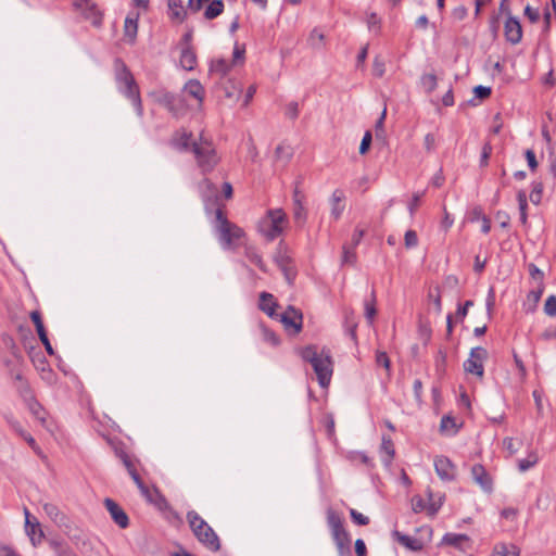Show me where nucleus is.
I'll return each instance as SVG.
<instances>
[{"label":"nucleus","instance_id":"obj_1","mask_svg":"<svg viewBox=\"0 0 556 556\" xmlns=\"http://www.w3.org/2000/svg\"><path fill=\"white\" fill-rule=\"evenodd\" d=\"M301 356L312 365L320 387H328L333 372L330 351L326 348L318 349L315 345H309L301 351Z\"/></svg>","mask_w":556,"mask_h":556},{"label":"nucleus","instance_id":"obj_2","mask_svg":"<svg viewBox=\"0 0 556 556\" xmlns=\"http://www.w3.org/2000/svg\"><path fill=\"white\" fill-rule=\"evenodd\" d=\"M115 66V78L118 85L119 91L128 98L135 106L136 113L139 117L143 115L142 101L140 98L139 87L130 73L129 68L121 59H116L114 62Z\"/></svg>","mask_w":556,"mask_h":556},{"label":"nucleus","instance_id":"obj_3","mask_svg":"<svg viewBox=\"0 0 556 556\" xmlns=\"http://www.w3.org/2000/svg\"><path fill=\"white\" fill-rule=\"evenodd\" d=\"M186 517L198 541L208 551L218 552L220 540L213 528L194 510H189Z\"/></svg>","mask_w":556,"mask_h":556},{"label":"nucleus","instance_id":"obj_4","mask_svg":"<svg viewBox=\"0 0 556 556\" xmlns=\"http://www.w3.org/2000/svg\"><path fill=\"white\" fill-rule=\"evenodd\" d=\"M195 162L203 174L212 172L219 162L216 149L211 140L200 135L192 142V151Z\"/></svg>","mask_w":556,"mask_h":556},{"label":"nucleus","instance_id":"obj_5","mask_svg":"<svg viewBox=\"0 0 556 556\" xmlns=\"http://www.w3.org/2000/svg\"><path fill=\"white\" fill-rule=\"evenodd\" d=\"M216 230L223 249H233L244 236V231L236 224L230 223L220 208L216 210Z\"/></svg>","mask_w":556,"mask_h":556},{"label":"nucleus","instance_id":"obj_6","mask_svg":"<svg viewBox=\"0 0 556 556\" xmlns=\"http://www.w3.org/2000/svg\"><path fill=\"white\" fill-rule=\"evenodd\" d=\"M327 523L330 528L331 535L339 554L341 556L349 554L351 548V538L349 532L344 529L341 516L337 511L329 509L327 511Z\"/></svg>","mask_w":556,"mask_h":556},{"label":"nucleus","instance_id":"obj_7","mask_svg":"<svg viewBox=\"0 0 556 556\" xmlns=\"http://www.w3.org/2000/svg\"><path fill=\"white\" fill-rule=\"evenodd\" d=\"M153 100L164 106L174 116H179L186 111L185 100L179 96L167 90L161 89L151 92Z\"/></svg>","mask_w":556,"mask_h":556},{"label":"nucleus","instance_id":"obj_8","mask_svg":"<svg viewBox=\"0 0 556 556\" xmlns=\"http://www.w3.org/2000/svg\"><path fill=\"white\" fill-rule=\"evenodd\" d=\"M286 215L281 210L268 211L267 218L260 226L263 236L269 241L276 239L283 230Z\"/></svg>","mask_w":556,"mask_h":556},{"label":"nucleus","instance_id":"obj_9","mask_svg":"<svg viewBox=\"0 0 556 556\" xmlns=\"http://www.w3.org/2000/svg\"><path fill=\"white\" fill-rule=\"evenodd\" d=\"M486 358L488 351L484 348H472L469 357L464 362V370L481 379L484 374L483 363Z\"/></svg>","mask_w":556,"mask_h":556},{"label":"nucleus","instance_id":"obj_10","mask_svg":"<svg viewBox=\"0 0 556 556\" xmlns=\"http://www.w3.org/2000/svg\"><path fill=\"white\" fill-rule=\"evenodd\" d=\"M74 8L84 16V18L90 21L94 27H100L102 25L103 14L93 1L75 0Z\"/></svg>","mask_w":556,"mask_h":556},{"label":"nucleus","instance_id":"obj_11","mask_svg":"<svg viewBox=\"0 0 556 556\" xmlns=\"http://www.w3.org/2000/svg\"><path fill=\"white\" fill-rule=\"evenodd\" d=\"M278 317L286 330L292 334H298L302 330L303 315L295 307L288 306L287 311Z\"/></svg>","mask_w":556,"mask_h":556},{"label":"nucleus","instance_id":"obj_12","mask_svg":"<svg viewBox=\"0 0 556 556\" xmlns=\"http://www.w3.org/2000/svg\"><path fill=\"white\" fill-rule=\"evenodd\" d=\"M470 473L475 483H477L483 492L492 493L493 480L484 466L481 464H475L470 469Z\"/></svg>","mask_w":556,"mask_h":556},{"label":"nucleus","instance_id":"obj_13","mask_svg":"<svg viewBox=\"0 0 556 556\" xmlns=\"http://www.w3.org/2000/svg\"><path fill=\"white\" fill-rule=\"evenodd\" d=\"M103 504L109 511L113 521L122 529H126L129 526V518L126 511L112 498L106 497Z\"/></svg>","mask_w":556,"mask_h":556},{"label":"nucleus","instance_id":"obj_14","mask_svg":"<svg viewBox=\"0 0 556 556\" xmlns=\"http://www.w3.org/2000/svg\"><path fill=\"white\" fill-rule=\"evenodd\" d=\"M504 34L506 40L513 45H517L522 38V27L519 20L515 16L508 15L504 24Z\"/></svg>","mask_w":556,"mask_h":556},{"label":"nucleus","instance_id":"obj_15","mask_svg":"<svg viewBox=\"0 0 556 556\" xmlns=\"http://www.w3.org/2000/svg\"><path fill=\"white\" fill-rule=\"evenodd\" d=\"M195 140L190 131L179 129L172 136L170 144L179 151H192V142Z\"/></svg>","mask_w":556,"mask_h":556},{"label":"nucleus","instance_id":"obj_16","mask_svg":"<svg viewBox=\"0 0 556 556\" xmlns=\"http://www.w3.org/2000/svg\"><path fill=\"white\" fill-rule=\"evenodd\" d=\"M434 468L442 480L452 481L455 478V466L445 456H438L434 459Z\"/></svg>","mask_w":556,"mask_h":556},{"label":"nucleus","instance_id":"obj_17","mask_svg":"<svg viewBox=\"0 0 556 556\" xmlns=\"http://www.w3.org/2000/svg\"><path fill=\"white\" fill-rule=\"evenodd\" d=\"M142 495L150 504L154 505L160 511H173L165 496L156 488H148L146 492L142 493Z\"/></svg>","mask_w":556,"mask_h":556},{"label":"nucleus","instance_id":"obj_18","mask_svg":"<svg viewBox=\"0 0 556 556\" xmlns=\"http://www.w3.org/2000/svg\"><path fill=\"white\" fill-rule=\"evenodd\" d=\"M344 201H345V194H344L343 190L336 189L329 199L330 215L334 220H338L341 217V215L345 208Z\"/></svg>","mask_w":556,"mask_h":556},{"label":"nucleus","instance_id":"obj_19","mask_svg":"<svg viewBox=\"0 0 556 556\" xmlns=\"http://www.w3.org/2000/svg\"><path fill=\"white\" fill-rule=\"evenodd\" d=\"M182 91L187 93L189 97L193 98L198 105L201 106L204 100L205 90L202 84L197 79H190L188 80Z\"/></svg>","mask_w":556,"mask_h":556},{"label":"nucleus","instance_id":"obj_20","mask_svg":"<svg viewBox=\"0 0 556 556\" xmlns=\"http://www.w3.org/2000/svg\"><path fill=\"white\" fill-rule=\"evenodd\" d=\"M395 455L394 444L390 437L382 435L381 445H380V457L383 465L387 468H390L392 460Z\"/></svg>","mask_w":556,"mask_h":556},{"label":"nucleus","instance_id":"obj_21","mask_svg":"<svg viewBox=\"0 0 556 556\" xmlns=\"http://www.w3.org/2000/svg\"><path fill=\"white\" fill-rule=\"evenodd\" d=\"M25 518H26L25 531H26L27 535L29 536L31 544L34 546H36L37 544H39L42 541L43 532L40 529V526L37 521L36 522L30 521L29 513L27 509H25Z\"/></svg>","mask_w":556,"mask_h":556},{"label":"nucleus","instance_id":"obj_22","mask_svg":"<svg viewBox=\"0 0 556 556\" xmlns=\"http://www.w3.org/2000/svg\"><path fill=\"white\" fill-rule=\"evenodd\" d=\"M278 303L276 302L274 295L268 292H262L260 294L258 308L267 314L270 318L278 317L276 314V308Z\"/></svg>","mask_w":556,"mask_h":556},{"label":"nucleus","instance_id":"obj_23","mask_svg":"<svg viewBox=\"0 0 556 556\" xmlns=\"http://www.w3.org/2000/svg\"><path fill=\"white\" fill-rule=\"evenodd\" d=\"M139 13H129L125 18L124 36L129 43H134L138 31Z\"/></svg>","mask_w":556,"mask_h":556},{"label":"nucleus","instance_id":"obj_24","mask_svg":"<svg viewBox=\"0 0 556 556\" xmlns=\"http://www.w3.org/2000/svg\"><path fill=\"white\" fill-rule=\"evenodd\" d=\"M442 542L446 545L456 547L458 549L465 551L469 547L470 539L467 534H460V533H446Z\"/></svg>","mask_w":556,"mask_h":556},{"label":"nucleus","instance_id":"obj_25","mask_svg":"<svg viewBox=\"0 0 556 556\" xmlns=\"http://www.w3.org/2000/svg\"><path fill=\"white\" fill-rule=\"evenodd\" d=\"M180 65L186 71L194 70L197 65V55L192 47H182L179 59Z\"/></svg>","mask_w":556,"mask_h":556},{"label":"nucleus","instance_id":"obj_26","mask_svg":"<svg viewBox=\"0 0 556 556\" xmlns=\"http://www.w3.org/2000/svg\"><path fill=\"white\" fill-rule=\"evenodd\" d=\"M231 63L225 59H217L211 62L210 73L223 78L230 71Z\"/></svg>","mask_w":556,"mask_h":556},{"label":"nucleus","instance_id":"obj_27","mask_svg":"<svg viewBox=\"0 0 556 556\" xmlns=\"http://www.w3.org/2000/svg\"><path fill=\"white\" fill-rule=\"evenodd\" d=\"M520 549L514 544L500 543L494 546L492 556H519Z\"/></svg>","mask_w":556,"mask_h":556},{"label":"nucleus","instance_id":"obj_28","mask_svg":"<svg viewBox=\"0 0 556 556\" xmlns=\"http://www.w3.org/2000/svg\"><path fill=\"white\" fill-rule=\"evenodd\" d=\"M169 15L173 20L182 22L186 18V10L182 2L179 0H168Z\"/></svg>","mask_w":556,"mask_h":556},{"label":"nucleus","instance_id":"obj_29","mask_svg":"<svg viewBox=\"0 0 556 556\" xmlns=\"http://www.w3.org/2000/svg\"><path fill=\"white\" fill-rule=\"evenodd\" d=\"M393 536L400 544L404 545L405 547L412 551H417L421 548V544L419 543V541L409 535L403 534L399 531H394Z\"/></svg>","mask_w":556,"mask_h":556},{"label":"nucleus","instance_id":"obj_30","mask_svg":"<svg viewBox=\"0 0 556 556\" xmlns=\"http://www.w3.org/2000/svg\"><path fill=\"white\" fill-rule=\"evenodd\" d=\"M291 263H292L291 260L285 255L280 256V258L278 260V264H279L280 268L282 269L285 277L289 283H292V281L295 278V275H296Z\"/></svg>","mask_w":556,"mask_h":556},{"label":"nucleus","instance_id":"obj_31","mask_svg":"<svg viewBox=\"0 0 556 556\" xmlns=\"http://www.w3.org/2000/svg\"><path fill=\"white\" fill-rule=\"evenodd\" d=\"M224 11V2L222 0H213L204 11L206 20H213L220 15Z\"/></svg>","mask_w":556,"mask_h":556},{"label":"nucleus","instance_id":"obj_32","mask_svg":"<svg viewBox=\"0 0 556 556\" xmlns=\"http://www.w3.org/2000/svg\"><path fill=\"white\" fill-rule=\"evenodd\" d=\"M43 510L48 515V517L53 520L55 523H63L64 521V515L63 513L58 508L56 505L52 503H46L43 505Z\"/></svg>","mask_w":556,"mask_h":556},{"label":"nucleus","instance_id":"obj_33","mask_svg":"<svg viewBox=\"0 0 556 556\" xmlns=\"http://www.w3.org/2000/svg\"><path fill=\"white\" fill-rule=\"evenodd\" d=\"M543 291H544L543 283H538L536 287H534L533 289H531L529 291L527 301L530 304L529 305L530 311H533L536 307V305L543 294Z\"/></svg>","mask_w":556,"mask_h":556},{"label":"nucleus","instance_id":"obj_34","mask_svg":"<svg viewBox=\"0 0 556 556\" xmlns=\"http://www.w3.org/2000/svg\"><path fill=\"white\" fill-rule=\"evenodd\" d=\"M421 86L427 93H431L438 86V79L434 74H424L420 78Z\"/></svg>","mask_w":556,"mask_h":556},{"label":"nucleus","instance_id":"obj_35","mask_svg":"<svg viewBox=\"0 0 556 556\" xmlns=\"http://www.w3.org/2000/svg\"><path fill=\"white\" fill-rule=\"evenodd\" d=\"M539 462L538 454L535 452H530L527 456V458L519 459L518 460V469L521 472H525L532 468L536 463Z\"/></svg>","mask_w":556,"mask_h":556},{"label":"nucleus","instance_id":"obj_36","mask_svg":"<svg viewBox=\"0 0 556 556\" xmlns=\"http://www.w3.org/2000/svg\"><path fill=\"white\" fill-rule=\"evenodd\" d=\"M440 429L442 432L455 434L457 432L455 419L451 416H443L441 419Z\"/></svg>","mask_w":556,"mask_h":556},{"label":"nucleus","instance_id":"obj_37","mask_svg":"<svg viewBox=\"0 0 556 556\" xmlns=\"http://www.w3.org/2000/svg\"><path fill=\"white\" fill-rule=\"evenodd\" d=\"M376 295L375 291L371 292V299L365 301V317L367 318L368 323L371 324L377 311H376Z\"/></svg>","mask_w":556,"mask_h":556},{"label":"nucleus","instance_id":"obj_38","mask_svg":"<svg viewBox=\"0 0 556 556\" xmlns=\"http://www.w3.org/2000/svg\"><path fill=\"white\" fill-rule=\"evenodd\" d=\"M245 54L244 45L235 43L231 65L243 64Z\"/></svg>","mask_w":556,"mask_h":556},{"label":"nucleus","instance_id":"obj_39","mask_svg":"<svg viewBox=\"0 0 556 556\" xmlns=\"http://www.w3.org/2000/svg\"><path fill=\"white\" fill-rule=\"evenodd\" d=\"M261 331H262L263 340L265 342H267L274 346L279 344L280 340L274 331H271L270 329H268L267 327H265L263 325H261Z\"/></svg>","mask_w":556,"mask_h":556},{"label":"nucleus","instance_id":"obj_40","mask_svg":"<svg viewBox=\"0 0 556 556\" xmlns=\"http://www.w3.org/2000/svg\"><path fill=\"white\" fill-rule=\"evenodd\" d=\"M29 409L38 420H40L41 422H45V419H46L45 409L37 401L34 400L33 396H30Z\"/></svg>","mask_w":556,"mask_h":556},{"label":"nucleus","instance_id":"obj_41","mask_svg":"<svg viewBox=\"0 0 556 556\" xmlns=\"http://www.w3.org/2000/svg\"><path fill=\"white\" fill-rule=\"evenodd\" d=\"M353 247H343L342 263L348 265H354L356 263V253Z\"/></svg>","mask_w":556,"mask_h":556},{"label":"nucleus","instance_id":"obj_42","mask_svg":"<svg viewBox=\"0 0 556 556\" xmlns=\"http://www.w3.org/2000/svg\"><path fill=\"white\" fill-rule=\"evenodd\" d=\"M434 364H435V370L439 375L443 374L445 371V366H446V353L442 350H440L437 355H435V359H434Z\"/></svg>","mask_w":556,"mask_h":556},{"label":"nucleus","instance_id":"obj_43","mask_svg":"<svg viewBox=\"0 0 556 556\" xmlns=\"http://www.w3.org/2000/svg\"><path fill=\"white\" fill-rule=\"evenodd\" d=\"M404 244L406 249H413L418 245V237L415 230H407L404 236Z\"/></svg>","mask_w":556,"mask_h":556},{"label":"nucleus","instance_id":"obj_44","mask_svg":"<svg viewBox=\"0 0 556 556\" xmlns=\"http://www.w3.org/2000/svg\"><path fill=\"white\" fill-rule=\"evenodd\" d=\"M247 257L250 260L251 263L255 264L261 270H266L263 258L256 251L249 249L247 251Z\"/></svg>","mask_w":556,"mask_h":556},{"label":"nucleus","instance_id":"obj_45","mask_svg":"<svg viewBox=\"0 0 556 556\" xmlns=\"http://www.w3.org/2000/svg\"><path fill=\"white\" fill-rule=\"evenodd\" d=\"M386 73V63L384 61L376 56L372 63V75L376 77H382Z\"/></svg>","mask_w":556,"mask_h":556},{"label":"nucleus","instance_id":"obj_46","mask_svg":"<svg viewBox=\"0 0 556 556\" xmlns=\"http://www.w3.org/2000/svg\"><path fill=\"white\" fill-rule=\"evenodd\" d=\"M300 113L299 103L291 101L286 105L285 115L290 119H296Z\"/></svg>","mask_w":556,"mask_h":556},{"label":"nucleus","instance_id":"obj_47","mask_svg":"<svg viewBox=\"0 0 556 556\" xmlns=\"http://www.w3.org/2000/svg\"><path fill=\"white\" fill-rule=\"evenodd\" d=\"M376 364L378 366L384 367L388 371H390L391 362L389 356L384 351H377L376 352Z\"/></svg>","mask_w":556,"mask_h":556},{"label":"nucleus","instance_id":"obj_48","mask_svg":"<svg viewBox=\"0 0 556 556\" xmlns=\"http://www.w3.org/2000/svg\"><path fill=\"white\" fill-rule=\"evenodd\" d=\"M544 312L548 316H556V295H549L544 304Z\"/></svg>","mask_w":556,"mask_h":556},{"label":"nucleus","instance_id":"obj_49","mask_svg":"<svg viewBox=\"0 0 556 556\" xmlns=\"http://www.w3.org/2000/svg\"><path fill=\"white\" fill-rule=\"evenodd\" d=\"M293 213H294V219L298 223L303 224L306 220V210H305L304 203L293 204Z\"/></svg>","mask_w":556,"mask_h":556},{"label":"nucleus","instance_id":"obj_50","mask_svg":"<svg viewBox=\"0 0 556 556\" xmlns=\"http://www.w3.org/2000/svg\"><path fill=\"white\" fill-rule=\"evenodd\" d=\"M520 443H516L513 438H505L503 440V446L508 452L509 456L516 454L519 450Z\"/></svg>","mask_w":556,"mask_h":556},{"label":"nucleus","instance_id":"obj_51","mask_svg":"<svg viewBox=\"0 0 556 556\" xmlns=\"http://www.w3.org/2000/svg\"><path fill=\"white\" fill-rule=\"evenodd\" d=\"M350 516L352 520L358 526H366L369 523V518L357 511L356 509H350Z\"/></svg>","mask_w":556,"mask_h":556},{"label":"nucleus","instance_id":"obj_52","mask_svg":"<svg viewBox=\"0 0 556 556\" xmlns=\"http://www.w3.org/2000/svg\"><path fill=\"white\" fill-rule=\"evenodd\" d=\"M37 333H38V337H39L41 343L43 344L47 353L49 355H53L54 351H53V348H52V345H51V343L49 341V338H48L46 329L39 330V331H37Z\"/></svg>","mask_w":556,"mask_h":556},{"label":"nucleus","instance_id":"obj_53","mask_svg":"<svg viewBox=\"0 0 556 556\" xmlns=\"http://www.w3.org/2000/svg\"><path fill=\"white\" fill-rule=\"evenodd\" d=\"M428 497H429V505H428L427 509L430 515H434L440 509V507L442 505V500L440 497L438 502H434L432 500V493L430 490H428Z\"/></svg>","mask_w":556,"mask_h":556},{"label":"nucleus","instance_id":"obj_54","mask_svg":"<svg viewBox=\"0 0 556 556\" xmlns=\"http://www.w3.org/2000/svg\"><path fill=\"white\" fill-rule=\"evenodd\" d=\"M468 14V10L465 5H458L453 9L452 11V17L456 21H463L466 18Z\"/></svg>","mask_w":556,"mask_h":556},{"label":"nucleus","instance_id":"obj_55","mask_svg":"<svg viewBox=\"0 0 556 556\" xmlns=\"http://www.w3.org/2000/svg\"><path fill=\"white\" fill-rule=\"evenodd\" d=\"M525 15L531 23H536L540 20V12L538 9H534L530 5L525 8Z\"/></svg>","mask_w":556,"mask_h":556},{"label":"nucleus","instance_id":"obj_56","mask_svg":"<svg viewBox=\"0 0 556 556\" xmlns=\"http://www.w3.org/2000/svg\"><path fill=\"white\" fill-rule=\"evenodd\" d=\"M371 139H372L371 132L369 130L366 131L362 139L361 146H359L361 154H365L368 151L370 143H371Z\"/></svg>","mask_w":556,"mask_h":556},{"label":"nucleus","instance_id":"obj_57","mask_svg":"<svg viewBox=\"0 0 556 556\" xmlns=\"http://www.w3.org/2000/svg\"><path fill=\"white\" fill-rule=\"evenodd\" d=\"M412 507L415 513H420L424 509H426L428 506L426 505V502L420 496H414L412 500Z\"/></svg>","mask_w":556,"mask_h":556},{"label":"nucleus","instance_id":"obj_58","mask_svg":"<svg viewBox=\"0 0 556 556\" xmlns=\"http://www.w3.org/2000/svg\"><path fill=\"white\" fill-rule=\"evenodd\" d=\"M542 198V186L541 184L534 185L530 193V200L534 204H539Z\"/></svg>","mask_w":556,"mask_h":556},{"label":"nucleus","instance_id":"obj_59","mask_svg":"<svg viewBox=\"0 0 556 556\" xmlns=\"http://www.w3.org/2000/svg\"><path fill=\"white\" fill-rule=\"evenodd\" d=\"M365 236V229L356 227L352 235L351 243L353 249H355L362 241L363 237Z\"/></svg>","mask_w":556,"mask_h":556},{"label":"nucleus","instance_id":"obj_60","mask_svg":"<svg viewBox=\"0 0 556 556\" xmlns=\"http://www.w3.org/2000/svg\"><path fill=\"white\" fill-rule=\"evenodd\" d=\"M529 271L531 277L538 282L543 283L544 274L534 264L529 265Z\"/></svg>","mask_w":556,"mask_h":556},{"label":"nucleus","instance_id":"obj_61","mask_svg":"<svg viewBox=\"0 0 556 556\" xmlns=\"http://www.w3.org/2000/svg\"><path fill=\"white\" fill-rule=\"evenodd\" d=\"M30 319H31V321L34 323V325L36 327V331L45 329V326H43V323H42V318H41V314L38 311H33L30 313Z\"/></svg>","mask_w":556,"mask_h":556},{"label":"nucleus","instance_id":"obj_62","mask_svg":"<svg viewBox=\"0 0 556 556\" xmlns=\"http://www.w3.org/2000/svg\"><path fill=\"white\" fill-rule=\"evenodd\" d=\"M429 298L432 300L437 313H441L442 303H441V295H440L439 289H435V294L433 291H430Z\"/></svg>","mask_w":556,"mask_h":556},{"label":"nucleus","instance_id":"obj_63","mask_svg":"<svg viewBox=\"0 0 556 556\" xmlns=\"http://www.w3.org/2000/svg\"><path fill=\"white\" fill-rule=\"evenodd\" d=\"M526 155V159H527V162H528V165L530 167L531 170H535L536 167H538V162H536V159H535V153L528 149L525 153Z\"/></svg>","mask_w":556,"mask_h":556},{"label":"nucleus","instance_id":"obj_64","mask_svg":"<svg viewBox=\"0 0 556 556\" xmlns=\"http://www.w3.org/2000/svg\"><path fill=\"white\" fill-rule=\"evenodd\" d=\"M355 553L357 556H367L366 545L362 539L355 541Z\"/></svg>","mask_w":556,"mask_h":556}]
</instances>
